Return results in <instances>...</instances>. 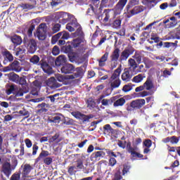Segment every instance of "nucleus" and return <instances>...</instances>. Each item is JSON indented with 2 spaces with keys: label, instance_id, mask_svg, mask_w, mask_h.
Instances as JSON below:
<instances>
[{
  "label": "nucleus",
  "instance_id": "1",
  "mask_svg": "<svg viewBox=\"0 0 180 180\" xmlns=\"http://www.w3.org/2000/svg\"><path fill=\"white\" fill-rule=\"evenodd\" d=\"M76 71L77 74H75V75H56V79L59 82H63V84H64L65 85H67L70 79H74L82 75V68H76Z\"/></svg>",
  "mask_w": 180,
  "mask_h": 180
},
{
  "label": "nucleus",
  "instance_id": "2",
  "mask_svg": "<svg viewBox=\"0 0 180 180\" xmlns=\"http://www.w3.org/2000/svg\"><path fill=\"white\" fill-rule=\"evenodd\" d=\"M122 72V68L119 67L117 69H116L111 77L109 79V82L110 84V86L112 89H115V88H119L120 86V79H119V77H120V73Z\"/></svg>",
  "mask_w": 180,
  "mask_h": 180
},
{
  "label": "nucleus",
  "instance_id": "3",
  "mask_svg": "<svg viewBox=\"0 0 180 180\" xmlns=\"http://www.w3.org/2000/svg\"><path fill=\"white\" fill-rule=\"evenodd\" d=\"M47 32V25L46 23L39 25L37 32L34 34L35 37H37L39 40H44L46 39V32Z\"/></svg>",
  "mask_w": 180,
  "mask_h": 180
},
{
  "label": "nucleus",
  "instance_id": "4",
  "mask_svg": "<svg viewBox=\"0 0 180 180\" xmlns=\"http://www.w3.org/2000/svg\"><path fill=\"white\" fill-rule=\"evenodd\" d=\"M103 22H109L111 23L112 22L113 19L116 18V12H115V10L112 9H107L103 11Z\"/></svg>",
  "mask_w": 180,
  "mask_h": 180
},
{
  "label": "nucleus",
  "instance_id": "5",
  "mask_svg": "<svg viewBox=\"0 0 180 180\" xmlns=\"http://www.w3.org/2000/svg\"><path fill=\"white\" fill-rule=\"evenodd\" d=\"M71 15L65 13V12H59L56 13V18L59 20L60 23H62V25H64L68 22V20L70 19Z\"/></svg>",
  "mask_w": 180,
  "mask_h": 180
},
{
  "label": "nucleus",
  "instance_id": "6",
  "mask_svg": "<svg viewBox=\"0 0 180 180\" xmlns=\"http://www.w3.org/2000/svg\"><path fill=\"white\" fill-rule=\"evenodd\" d=\"M144 11V7L143 6H135L132 10H127V12L124 13V15L127 18H131L134 15H137Z\"/></svg>",
  "mask_w": 180,
  "mask_h": 180
},
{
  "label": "nucleus",
  "instance_id": "7",
  "mask_svg": "<svg viewBox=\"0 0 180 180\" xmlns=\"http://www.w3.org/2000/svg\"><path fill=\"white\" fill-rule=\"evenodd\" d=\"M60 71L63 74H72V72H75L74 75H75V74H78V72H77V69L75 70L74 65L70 63L64 65L61 68Z\"/></svg>",
  "mask_w": 180,
  "mask_h": 180
},
{
  "label": "nucleus",
  "instance_id": "8",
  "mask_svg": "<svg viewBox=\"0 0 180 180\" xmlns=\"http://www.w3.org/2000/svg\"><path fill=\"white\" fill-rule=\"evenodd\" d=\"M70 22L66 25V29L69 32H74L77 26H79L78 22H77V18L74 15L70 16Z\"/></svg>",
  "mask_w": 180,
  "mask_h": 180
},
{
  "label": "nucleus",
  "instance_id": "9",
  "mask_svg": "<svg viewBox=\"0 0 180 180\" xmlns=\"http://www.w3.org/2000/svg\"><path fill=\"white\" fill-rule=\"evenodd\" d=\"M15 169L12 168V166L8 162L4 160L2 167H1V172H4L6 176L9 177L12 174V171Z\"/></svg>",
  "mask_w": 180,
  "mask_h": 180
},
{
  "label": "nucleus",
  "instance_id": "10",
  "mask_svg": "<svg viewBox=\"0 0 180 180\" xmlns=\"http://www.w3.org/2000/svg\"><path fill=\"white\" fill-rule=\"evenodd\" d=\"M116 99V97H112L110 99L105 98V96L102 95L98 98L96 100V103L99 105L101 103L103 106H109V103H112L113 101Z\"/></svg>",
  "mask_w": 180,
  "mask_h": 180
},
{
  "label": "nucleus",
  "instance_id": "11",
  "mask_svg": "<svg viewBox=\"0 0 180 180\" xmlns=\"http://www.w3.org/2000/svg\"><path fill=\"white\" fill-rule=\"evenodd\" d=\"M26 46H27L29 53L33 54L37 49V43H36V40L30 39L27 42H25Z\"/></svg>",
  "mask_w": 180,
  "mask_h": 180
},
{
  "label": "nucleus",
  "instance_id": "12",
  "mask_svg": "<svg viewBox=\"0 0 180 180\" xmlns=\"http://www.w3.org/2000/svg\"><path fill=\"white\" fill-rule=\"evenodd\" d=\"M105 153L103 151H97L93 153L90 156V160L92 162H96V161H99L101 158L105 157Z\"/></svg>",
  "mask_w": 180,
  "mask_h": 180
},
{
  "label": "nucleus",
  "instance_id": "13",
  "mask_svg": "<svg viewBox=\"0 0 180 180\" xmlns=\"http://www.w3.org/2000/svg\"><path fill=\"white\" fill-rule=\"evenodd\" d=\"M146 105V100L144 99H138L136 101H134L131 103V108H133V109H140V108H143Z\"/></svg>",
  "mask_w": 180,
  "mask_h": 180
},
{
  "label": "nucleus",
  "instance_id": "14",
  "mask_svg": "<svg viewBox=\"0 0 180 180\" xmlns=\"http://www.w3.org/2000/svg\"><path fill=\"white\" fill-rule=\"evenodd\" d=\"M72 115L75 117L76 119H79L80 120H83V122H89V119H91V116H88L86 115H84L79 112H72Z\"/></svg>",
  "mask_w": 180,
  "mask_h": 180
},
{
  "label": "nucleus",
  "instance_id": "15",
  "mask_svg": "<svg viewBox=\"0 0 180 180\" xmlns=\"http://www.w3.org/2000/svg\"><path fill=\"white\" fill-rule=\"evenodd\" d=\"M47 85L49 86V88H51L52 89H56V88H60V84L57 82V80H56V78L51 77L47 81Z\"/></svg>",
  "mask_w": 180,
  "mask_h": 180
},
{
  "label": "nucleus",
  "instance_id": "16",
  "mask_svg": "<svg viewBox=\"0 0 180 180\" xmlns=\"http://www.w3.org/2000/svg\"><path fill=\"white\" fill-rule=\"evenodd\" d=\"M22 9L25 11H30V9H33L34 6H36V0H32L31 3L28 4H22L21 5H19Z\"/></svg>",
  "mask_w": 180,
  "mask_h": 180
},
{
  "label": "nucleus",
  "instance_id": "17",
  "mask_svg": "<svg viewBox=\"0 0 180 180\" xmlns=\"http://www.w3.org/2000/svg\"><path fill=\"white\" fill-rule=\"evenodd\" d=\"M8 77H9V80L13 81V82L18 83V82H19V80H20V81L22 82V84H25V79L22 78V77L20 79L19 75H16L14 72L8 74Z\"/></svg>",
  "mask_w": 180,
  "mask_h": 180
},
{
  "label": "nucleus",
  "instance_id": "18",
  "mask_svg": "<svg viewBox=\"0 0 180 180\" xmlns=\"http://www.w3.org/2000/svg\"><path fill=\"white\" fill-rule=\"evenodd\" d=\"M179 139L175 136H168L162 139V143H171V144H178Z\"/></svg>",
  "mask_w": 180,
  "mask_h": 180
},
{
  "label": "nucleus",
  "instance_id": "19",
  "mask_svg": "<svg viewBox=\"0 0 180 180\" xmlns=\"http://www.w3.org/2000/svg\"><path fill=\"white\" fill-rule=\"evenodd\" d=\"M85 44H86V42L84 40L80 39H74L72 42V45L75 48L80 47V49H84V46Z\"/></svg>",
  "mask_w": 180,
  "mask_h": 180
},
{
  "label": "nucleus",
  "instance_id": "20",
  "mask_svg": "<svg viewBox=\"0 0 180 180\" xmlns=\"http://www.w3.org/2000/svg\"><path fill=\"white\" fill-rule=\"evenodd\" d=\"M6 162L11 166L13 169L16 168V156L15 155H10L8 158L5 160Z\"/></svg>",
  "mask_w": 180,
  "mask_h": 180
},
{
  "label": "nucleus",
  "instance_id": "21",
  "mask_svg": "<svg viewBox=\"0 0 180 180\" xmlns=\"http://www.w3.org/2000/svg\"><path fill=\"white\" fill-rule=\"evenodd\" d=\"M108 57H109V53L105 52V54L100 59H98L99 67H105V65H106Z\"/></svg>",
  "mask_w": 180,
  "mask_h": 180
},
{
  "label": "nucleus",
  "instance_id": "22",
  "mask_svg": "<svg viewBox=\"0 0 180 180\" xmlns=\"http://www.w3.org/2000/svg\"><path fill=\"white\" fill-rule=\"evenodd\" d=\"M157 0H142V4L146 8L151 9V8H154L157 5Z\"/></svg>",
  "mask_w": 180,
  "mask_h": 180
},
{
  "label": "nucleus",
  "instance_id": "23",
  "mask_svg": "<svg viewBox=\"0 0 180 180\" xmlns=\"http://www.w3.org/2000/svg\"><path fill=\"white\" fill-rule=\"evenodd\" d=\"M41 67L46 74H53V68L47 63V62H42Z\"/></svg>",
  "mask_w": 180,
  "mask_h": 180
},
{
  "label": "nucleus",
  "instance_id": "24",
  "mask_svg": "<svg viewBox=\"0 0 180 180\" xmlns=\"http://www.w3.org/2000/svg\"><path fill=\"white\" fill-rule=\"evenodd\" d=\"M61 120L63 122L64 120V115L61 114H58L57 115L52 117L51 118H49V122H51L52 123H60Z\"/></svg>",
  "mask_w": 180,
  "mask_h": 180
},
{
  "label": "nucleus",
  "instance_id": "25",
  "mask_svg": "<svg viewBox=\"0 0 180 180\" xmlns=\"http://www.w3.org/2000/svg\"><path fill=\"white\" fill-rule=\"evenodd\" d=\"M65 63H67V58L63 55L59 56L55 61V64L57 67H60L61 64H64Z\"/></svg>",
  "mask_w": 180,
  "mask_h": 180
},
{
  "label": "nucleus",
  "instance_id": "26",
  "mask_svg": "<svg viewBox=\"0 0 180 180\" xmlns=\"http://www.w3.org/2000/svg\"><path fill=\"white\" fill-rule=\"evenodd\" d=\"M76 155H79V157H80V158H79L77 160L76 168H77V169H82V168H84V162H82V159L85 158V156L84 154H82V155L77 154Z\"/></svg>",
  "mask_w": 180,
  "mask_h": 180
},
{
  "label": "nucleus",
  "instance_id": "27",
  "mask_svg": "<svg viewBox=\"0 0 180 180\" xmlns=\"http://www.w3.org/2000/svg\"><path fill=\"white\" fill-rule=\"evenodd\" d=\"M120 50L119 49H115L111 55V61H117L119 60V57H120Z\"/></svg>",
  "mask_w": 180,
  "mask_h": 180
},
{
  "label": "nucleus",
  "instance_id": "28",
  "mask_svg": "<svg viewBox=\"0 0 180 180\" xmlns=\"http://www.w3.org/2000/svg\"><path fill=\"white\" fill-rule=\"evenodd\" d=\"M143 63L145 65L146 68H151V67L154 65V62L147 57L143 58Z\"/></svg>",
  "mask_w": 180,
  "mask_h": 180
},
{
  "label": "nucleus",
  "instance_id": "29",
  "mask_svg": "<svg viewBox=\"0 0 180 180\" xmlns=\"http://www.w3.org/2000/svg\"><path fill=\"white\" fill-rule=\"evenodd\" d=\"M178 25V20L175 17H171L169 18V22L166 25V27H168V29L171 27H174V26H176Z\"/></svg>",
  "mask_w": 180,
  "mask_h": 180
},
{
  "label": "nucleus",
  "instance_id": "30",
  "mask_svg": "<svg viewBox=\"0 0 180 180\" xmlns=\"http://www.w3.org/2000/svg\"><path fill=\"white\" fill-rule=\"evenodd\" d=\"M128 152L132 155V157H137L138 158H143V155L135 152L134 148L131 146L128 147Z\"/></svg>",
  "mask_w": 180,
  "mask_h": 180
},
{
  "label": "nucleus",
  "instance_id": "31",
  "mask_svg": "<svg viewBox=\"0 0 180 180\" xmlns=\"http://www.w3.org/2000/svg\"><path fill=\"white\" fill-rule=\"evenodd\" d=\"M126 4H127V0H119L118 3L116 5V9L120 11H123V8L126 6Z\"/></svg>",
  "mask_w": 180,
  "mask_h": 180
},
{
  "label": "nucleus",
  "instance_id": "32",
  "mask_svg": "<svg viewBox=\"0 0 180 180\" xmlns=\"http://www.w3.org/2000/svg\"><path fill=\"white\" fill-rule=\"evenodd\" d=\"M12 70H14L15 72H20L22 71V68H20V65L18 60H15L11 64Z\"/></svg>",
  "mask_w": 180,
  "mask_h": 180
},
{
  "label": "nucleus",
  "instance_id": "33",
  "mask_svg": "<svg viewBox=\"0 0 180 180\" xmlns=\"http://www.w3.org/2000/svg\"><path fill=\"white\" fill-rule=\"evenodd\" d=\"M129 56H130V51H129V49H125L121 53V56H120L121 61H126V60L129 58Z\"/></svg>",
  "mask_w": 180,
  "mask_h": 180
},
{
  "label": "nucleus",
  "instance_id": "34",
  "mask_svg": "<svg viewBox=\"0 0 180 180\" xmlns=\"http://www.w3.org/2000/svg\"><path fill=\"white\" fill-rule=\"evenodd\" d=\"M122 79L125 82H129L131 79V75L129 71H125L122 75Z\"/></svg>",
  "mask_w": 180,
  "mask_h": 180
},
{
  "label": "nucleus",
  "instance_id": "35",
  "mask_svg": "<svg viewBox=\"0 0 180 180\" xmlns=\"http://www.w3.org/2000/svg\"><path fill=\"white\" fill-rule=\"evenodd\" d=\"M11 40L13 44H22V38L18 35H14L11 37Z\"/></svg>",
  "mask_w": 180,
  "mask_h": 180
},
{
  "label": "nucleus",
  "instance_id": "36",
  "mask_svg": "<svg viewBox=\"0 0 180 180\" xmlns=\"http://www.w3.org/2000/svg\"><path fill=\"white\" fill-rule=\"evenodd\" d=\"M124 103H126V99H124V98L122 97L115 101V103H113V106L115 108H117L119 106H123Z\"/></svg>",
  "mask_w": 180,
  "mask_h": 180
},
{
  "label": "nucleus",
  "instance_id": "37",
  "mask_svg": "<svg viewBox=\"0 0 180 180\" xmlns=\"http://www.w3.org/2000/svg\"><path fill=\"white\" fill-rule=\"evenodd\" d=\"M58 36H59L63 40H68V39H70V33L66 31L58 33Z\"/></svg>",
  "mask_w": 180,
  "mask_h": 180
},
{
  "label": "nucleus",
  "instance_id": "38",
  "mask_svg": "<svg viewBox=\"0 0 180 180\" xmlns=\"http://www.w3.org/2000/svg\"><path fill=\"white\" fill-rule=\"evenodd\" d=\"M26 53V49L24 46H20L15 49V56H20L22 54H25Z\"/></svg>",
  "mask_w": 180,
  "mask_h": 180
},
{
  "label": "nucleus",
  "instance_id": "39",
  "mask_svg": "<svg viewBox=\"0 0 180 180\" xmlns=\"http://www.w3.org/2000/svg\"><path fill=\"white\" fill-rule=\"evenodd\" d=\"M128 65L131 67V68H133V70H136L137 68V62H136V60L133 58H129L128 60Z\"/></svg>",
  "mask_w": 180,
  "mask_h": 180
},
{
  "label": "nucleus",
  "instance_id": "40",
  "mask_svg": "<svg viewBox=\"0 0 180 180\" xmlns=\"http://www.w3.org/2000/svg\"><path fill=\"white\" fill-rule=\"evenodd\" d=\"M143 86L146 91H150L153 88V82L148 79L144 83Z\"/></svg>",
  "mask_w": 180,
  "mask_h": 180
},
{
  "label": "nucleus",
  "instance_id": "41",
  "mask_svg": "<svg viewBox=\"0 0 180 180\" xmlns=\"http://www.w3.org/2000/svg\"><path fill=\"white\" fill-rule=\"evenodd\" d=\"M136 5H139V0H131L126 7L127 11H129L132 6H136Z\"/></svg>",
  "mask_w": 180,
  "mask_h": 180
},
{
  "label": "nucleus",
  "instance_id": "42",
  "mask_svg": "<svg viewBox=\"0 0 180 180\" xmlns=\"http://www.w3.org/2000/svg\"><path fill=\"white\" fill-rule=\"evenodd\" d=\"M2 144H4V138L0 136V153H1V154H6V153H8V150Z\"/></svg>",
  "mask_w": 180,
  "mask_h": 180
},
{
  "label": "nucleus",
  "instance_id": "43",
  "mask_svg": "<svg viewBox=\"0 0 180 180\" xmlns=\"http://www.w3.org/2000/svg\"><path fill=\"white\" fill-rule=\"evenodd\" d=\"M3 56L5 57V58H7L8 61H13V56H12L8 51H5L3 53Z\"/></svg>",
  "mask_w": 180,
  "mask_h": 180
},
{
  "label": "nucleus",
  "instance_id": "44",
  "mask_svg": "<svg viewBox=\"0 0 180 180\" xmlns=\"http://www.w3.org/2000/svg\"><path fill=\"white\" fill-rule=\"evenodd\" d=\"M134 60H136L138 64H141V60H143V57L139 54L136 53L134 56H132Z\"/></svg>",
  "mask_w": 180,
  "mask_h": 180
},
{
  "label": "nucleus",
  "instance_id": "45",
  "mask_svg": "<svg viewBox=\"0 0 180 180\" xmlns=\"http://www.w3.org/2000/svg\"><path fill=\"white\" fill-rule=\"evenodd\" d=\"M143 79H144V75L140 74V75H138L137 76H135L133 78V81L134 82H136V84H138L139 82H141Z\"/></svg>",
  "mask_w": 180,
  "mask_h": 180
},
{
  "label": "nucleus",
  "instance_id": "46",
  "mask_svg": "<svg viewBox=\"0 0 180 180\" xmlns=\"http://www.w3.org/2000/svg\"><path fill=\"white\" fill-rule=\"evenodd\" d=\"M60 96V94H56L53 96H49L47 97L48 99H50L51 103H54L57 99H58V97Z\"/></svg>",
  "mask_w": 180,
  "mask_h": 180
},
{
  "label": "nucleus",
  "instance_id": "47",
  "mask_svg": "<svg viewBox=\"0 0 180 180\" xmlns=\"http://www.w3.org/2000/svg\"><path fill=\"white\" fill-rule=\"evenodd\" d=\"M32 171V166L30 165H25L23 168V174L24 175H27Z\"/></svg>",
  "mask_w": 180,
  "mask_h": 180
},
{
  "label": "nucleus",
  "instance_id": "48",
  "mask_svg": "<svg viewBox=\"0 0 180 180\" xmlns=\"http://www.w3.org/2000/svg\"><path fill=\"white\" fill-rule=\"evenodd\" d=\"M103 129H104V133L105 134L108 133H112V131H113V129L112 127H110V124H105L103 127Z\"/></svg>",
  "mask_w": 180,
  "mask_h": 180
},
{
  "label": "nucleus",
  "instance_id": "49",
  "mask_svg": "<svg viewBox=\"0 0 180 180\" xmlns=\"http://www.w3.org/2000/svg\"><path fill=\"white\" fill-rule=\"evenodd\" d=\"M96 11L95 8H94V6L89 5L88 10H87V15H89L90 16H92L95 15Z\"/></svg>",
  "mask_w": 180,
  "mask_h": 180
},
{
  "label": "nucleus",
  "instance_id": "50",
  "mask_svg": "<svg viewBox=\"0 0 180 180\" xmlns=\"http://www.w3.org/2000/svg\"><path fill=\"white\" fill-rule=\"evenodd\" d=\"M121 25H122V20H115L112 23V27H114V29H119Z\"/></svg>",
  "mask_w": 180,
  "mask_h": 180
},
{
  "label": "nucleus",
  "instance_id": "51",
  "mask_svg": "<svg viewBox=\"0 0 180 180\" xmlns=\"http://www.w3.org/2000/svg\"><path fill=\"white\" fill-rule=\"evenodd\" d=\"M131 89H133V86L131 84H126L122 88V91L124 92H129V91H131Z\"/></svg>",
  "mask_w": 180,
  "mask_h": 180
},
{
  "label": "nucleus",
  "instance_id": "52",
  "mask_svg": "<svg viewBox=\"0 0 180 180\" xmlns=\"http://www.w3.org/2000/svg\"><path fill=\"white\" fill-rule=\"evenodd\" d=\"M96 103L94 100L92 99H89L87 101V107L89 108V109H94L95 108Z\"/></svg>",
  "mask_w": 180,
  "mask_h": 180
},
{
  "label": "nucleus",
  "instance_id": "53",
  "mask_svg": "<svg viewBox=\"0 0 180 180\" xmlns=\"http://www.w3.org/2000/svg\"><path fill=\"white\" fill-rule=\"evenodd\" d=\"M63 123L64 124L70 126L71 124H74V120L72 119L65 118V117H64Z\"/></svg>",
  "mask_w": 180,
  "mask_h": 180
},
{
  "label": "nucleus",
  "instance_id": "54",
  "mask_svg": "<svg viewBox=\"0 0 180 180\" xmlns=\"http://www.w3.org/2000/svg\"><path fill=\"white\" fill-rule=\"evenodd\" d=\"M39 61H40V58L36 55L30 58V63H32V64H37Z\"/></svg>",
  "mask_w": 180,
  "mask_h": 180
},
{
  "label": "nucleus",
  "instance_id": "55",
  "mask_svg": "<svg viewBox=\"0 0 180 180\" xmlns=\"http://www.w3.org/2000/svg\"><path fill=\"white\" fill-rule=\"evenodd\" d=\"M143 147H146V148H150V147H151L153 143H152L151 140H150V139H146V140L143 141Z\"/></svg>",
  "mask_w": 180,
  "mask_h": 180
},
{
  "label": "nucleus",
  "instance_id": "56",
  "mask_svg": "<svg viewBox=\"0 0 180 180\" xmlns=\"http://www.w3.org/2000/svg\"><path fill=\"white\" fill-rule=\"evenodd\" d=\"M52 54L53 56H58V54H60V49L58 48V46H55L53 49H52Z\"/></svg>",
  "mask_w": 180,
  "mask_h": 180
},
{
  "label": "nucleus",
  "instance_id": "57",
  "mask_svg": "<svg viewBox=\"0 0 180 180\" xmlns=\"http://www.w3.org/2000/svg\"><path fill=\"white\" fill-rule=\"evenodd\" d=\"M18 113H20V115H22V116H26L27 117H29L30 115L29 111L26 110L25 109L20 110Z\"/></svg>",
  "mask_w": 180,
  "mask_h": 180
},
{
  "label": "nucleus",
  "instance_id": "58",
  "mask_svg": "<svg viewBox=\"0 0 180 180\" xmlns=\"http://www.w3.org/2000/svg\"><path fill=\"white\" fill-rule=\"evenodd\" d=\"M50 155V153L47 150H42L41 153L39 154V158H43L44 157H49Z\"/></svg>",
  "mask_w": 180,
  "mask_h": 180
},
{
  "label": "nucleus",
  "instance_id": "59",
  "mask_svg": "<svg viewBox=\"0 0 180 180\" xmlns=\"http://www.w3.org/2000/svg\"><path fill=\"white\" fill-rule=\"evenodd\" d=\"M61 27V25L60 24H55L53 26L52 30L54 32V33H57V32L60 31V28Z\"/></svg>",
  "mask_w": 180,
  "mask_h": 180
},
{
  "label": "nucleus",
  "instance_id": "60",
  "mask_svg": "<svg viewBox=\"0 0 180 180\" xmlns=\"http://www.w3.org/2000/svg\"><path fill=\"white\" fill-rule=\"evenodd\" d=\"M76 29V35L81 36V34H82V28L81 27V25L79 24V26H77Z\"/></svg>",
  "mask_w": 180,
  "mask_h": 180
},
{
  "label": "nucleus",
  "instance_id": "61",
  "mask_svg": "<svg viewBox=\"0 0 180 180\" xmlns=\"http://www.w3.org/2000/svg\"><path fill=\"white\" fill-rule=\"evenodd\" d=\"M116 159H115V158H110L109 160V165H110L111 167H115V165H116Z\"/></svg>",
  "mask_w": 180,
  "mask_h": 180
},
{
  "label": "nucleus",
  "instance_id": "62",
  "mask_svg": "<svg viewBox=\"0 0 180 180\" xmlns=\"http://www.w3.org/2000/svg\"><path fill=\"white\" fill-rule=\"evenodd\" d=\"M27 91H23L22 89H19L17 91V93L15 94V96H23V94H26Z\"/></svg>",
  "mask_w": 180,
  "mask_h": 180
},
{
  "label": "nucleus",
  "instance_id": "63",
  "mask_svg": "<svg viewBox=\"0 0 180 180\" xmlns=\"http://www.w3.org/2000/svg\"><path fill=\"white\" fill-rule=\"evenodd\" d=\"M20 175L19 174H14L12 175L10 180H20Z\"/></svg>",
  "mask_w": 180,
  "mask_h": 180
},
{
  "label": "nucleus",
  "instance_id": "64",
  "mask_svg": "<svg viewBox=\"0 0 180 180\" xmlns=\"http://www.w3.org/2000/svg\"><path fill=\"white\" fill-rule=\"evenodd\" d=\"M120 179H122V176L120 175V172H118L115 173L113 180H120Z\"/></svg>",
  "mask_w": 180,
  "mask_h": 180
}]
</instances>
